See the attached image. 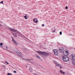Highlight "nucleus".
Here are the masks:
<instances>
[{
    "mask_svg": "<svg viewBox=\"0 0 75 75\" xmlns=\"http://www.w3.org/2000/svg\"><path fill=\"white\" fill-rule=\"evenodd\" d=\"M36 52L38 53V54H39V55L42 56L44 57H45V58L47 57H48V55H50L48 53L43 52L40 51H36Z\"/></svg>",
    "mask_w": 75,
    "mask_h": 75,
    "instance_id": "f257e3e1",
    "label": "nucleus"
},
{
    "mask_svg": "<svg viewBox=\"0 0 75 75\" xmlns=\"http://www.w3.org/2000/svg\"><path fill=\"white\" fill-rule=\"evenodd\" d=\"M63 60L65 62H67L69 60V59L68 57L67 56H63L62 57Z\"/></svg>",
    "mask_w": 75,
    "mask_h": 75,
    "instance_id": "f03ea898",
    "label": "nucleus"
},
{
    "mask_svg": "<svg viewBox=\"0 0 75 75\" xmlns=\"http://www.w3.org/2000/svg\"><path fill=\"white\" fill-rule=\"evenodd\" d=\"M63 54L65 56H67L68 55V52L67 51H64L63 52Z\"/></svg>",
    "mask_w": 75,
    "mask_h": 75,
    "instance_id": "7ed1b4c3",
    "label": "nucleus"
},
{
    "mask_svg": "<svg viewBox=\"0 0 75 75\" xmlns=\"http://www.w3.org/2000/svg\"><path fill=\"white\" fill-rule=\"evenodd\" d=\"M9 29L10 30H11V31H13V32H16V33H17V32H18V31L15 30V29H13L11 28H10Z\"/></svg>",
    "mask_w": 75,
    "mask_h": 75,
    "instance_id": "20e7f679",
    "label": "nucleus"
},
{
    "mask_svg": "<svg viewBox=\"0 0 75 75\" xmlns=\"http://www.w3.org/2000/svg\"><path fill=\"white\" fill-rule=\"evenodd\" d=\"M12 38V41H13V43H14V44L15 45H18V43H17V42H16V41L15 40H14V39H13V38Z\"/></svg>",
    "mask_w": 75,
    "mask_h": 75,
    "instance_id": "39448f33",
    "label": "nucleus"
},
{
    "mask_svg": "<svg viewBox=\"0 0 75 75\" xmlns=\"http://www.w3.org/2000/svg\"><path fill=\"white\" fill-rule=\"evenodd\" d=\"M72 58V60H74V61L75 60V56L74 54H72L71 55Z\"/></svg>",
    "mask_w": 75,
    "mask_h": 75,
    "instance_id": "423d86ee",
    "label": "nucleus"
},
{
    "mask_svg": "<svg viewBox=\"0 0 75 75\" xmlns=\"http://www.w3.org/2000/svg\"><path fill=\"white\" fill-rule=\"evenodd\" d=\"M33 20V23H38V20L36 18H34Z\"/></svg>",
    "mask_w": 75,
    "mask_h": 75,
    "instance_id": "0eeeda50",
    "label": "nucleus"
},
{
    "mask_svg": "<svg viewBox=\"0 0 75 75\" xmlns=\"http://www.w3.org/2000/svg\"><path fill=\"white\" fill-rule=\"evenodd\" d=\"M64 48L62 47L60 49H59V52H62L63 51H64Z\"/></svg>",
    "mask_w": 75,
    "mask_h": 75,
    "instance_id": "6e6552de",
    "label": "nucleus"
},
{
    "mask_svg": "<svg viewBox=\"0 0 75 75\" xmlns=\"http://www.w3.org/2000/svg\"><path fill=\"white\" fill-rule=\"evenodd\" d=\"M35 57L37 58H38V59H41L40 57L39 56L35 54Z\"/></svg>",
    "mask_w": 75,
    "mask_h": 75,
    "instance_id": "1a4fd4ad",
    "label": "nucleus"
},
{
    "mask_svg": "<svg viewBox=\"0 0 75 75\" xmlns=\"http://www.w3.org/2000/svg\"><path fill=\"white\" fill-rule=\"evenodd\" d=\"M56 66H57V67H61V65L57 63H56Z\"/></svg>",
    "mask_w": 75,
    "mask_h": 75,
    "instance_id": "9d476101",
    "label": "nucleus"
},
{
    "mask_svg": "<svg viewBox=\"0 0 75 75\" xmlns=\"http://www.w3.org/2000/svg\"><path fill=\"white\" fill-rule=\"evenodd\" d=\"M29 71H30L31 72H33V71L32 70V68H31V67H30L29 69Z\"/></svg>",
    "mask_w": 75,
    "mask_h": 75,
    "instance_id": "9b49d317",
    "label": "nucleus"
},
{
    "mask_svg": "<svg viewBox=\"0 0 75 75\" xmlns=\"http://www.w3.org/2000/svg\"><path fill=\"white\" fill-rule=\"evenodd\" d=\"M53 51L55 53V52H58V50H57L54 49L53 50Z\"/></svg>",
    "mask_w": 75,
    "mask_h": 75,
    "instance_id": "f8f14e48",
    "label": "nucleus"
},
{
    "mask_svg": "<svg viewBox=\"0 0 75 75\" xmlns=\"http://www.w3.org/2000/svg\"><path fill=\"white\" fill-rule=\"evenodd\" d=\"M19 56L20 57H22V54H21L20 52H19Z\"/></svg>",
    "mask_w": 75,
    "mask_h": 75,
    "instance_id": "ddd939ff",
    "label": "nucleus"
},
{
    "mask_svg": "<svg viewBox=\"0 0 75 75\" xmlns=\"http://www.w3.org/2000/svg\"><path fill=\"white\" fill-rule=\"evenodd\" d=\"M13 35H14V36H15V37H17V34L16 33H12Z\"/></svg>",
    "mask_w": 75,
    "mask_h": 75,
    "instance_id": "4468645a",
    "label": "nucleus"
},
{
    "mask_svg": "<svg viewBox=\"0 0 75 75\" xmlns=\"http://www.w3.org/2000/svg\"><path fill=\"white\" fill-rule=\"evenodd\" d=\"M54 54L55 55H58V52L54 53Z\"/></svg>",
    "mask_w": 75,
    "mask_h": 75,
    "instance_id": "2eb2a0df",
    "label": "nucleus"
},
{
    "mask_svg": "<svg viewBox=\"0 0 75 75\" xmlns=\"http://www.w3.org/2000/svg\"><path fill=\"white\" fill-rule=\"evenodd\" d=\"M27 15H26L25 16H24L25 19H28V18L27 17Z\"/></svg>",
    "mask_w": 75,
    "mask_h": 75,
    "instance_id": "dca6fc26",
    "label": "nucleus"
},
{
    "mask_svg": "<svg viewBox=\"0 0 75 75\" xmlns=\"http://www.w3.org/2000/svg\"><path fill=\"white\" fill-rule=\"evenodd\" d=\"M60 72H61V73H62V74H65V72H63V71H60Z\"/></svg>",
    "mask_w": 75,
    "mask_h": 75,
    "instance_id": "f3484780",
    "label": "nucleus"
},
{
    "mask_svg": "<svg viewBox=\"0 0 75 75\" xmlns=\"http://www.w3.org/2000/svg\"><path fill=\"white\" fill-rule=\"evenodd\" d=\"M26 60L27 61H31V60H33L32 59H26Z\"/></svg>",
    "mask_w": 75,
    "mask_h": 75,
    "instance_id": "a211bd4d",
    "label": "nucleus"
},
{
    "mask_svg": "<svg viewBox=\"0 0 75 75\" xmlns=\"http://www.w3.org/2000/svg\"><path fill=\"white\" fill-rule=\"evenodd\" d=\"M3 45V43H1L0 44V45Z\"/></svg>",
    "mask_w": 75,
    "mask_h": 75,
    "instance_id": "6ab92c4d",
    "label": "nucleus"
},
{
    "mask_svg": "<svg viewBox=\"0 0 75 75\" xmlns=\"http://www.w3.org/2000/svg\"><path fill=\"white\" fill-rule=\"evenodd\" d=\"M8 75H12L11 73H8Z\"/></svg>",
    "mask_w": 75,
    "mask_h": 75,
    "instance_id": "aec40b11",
    "label": "nucleus"
},
{
    "mask_svg": "<svg viewBox=\"0 0 75 75\" xmlns=\"http://www.w3.org/2000/svg\"><path fill=\"white\" fill-rule=\"evenodd\" d=\"M60 35H62V32H60Z\"/></svg>",
    "mask_w": 75,
    "mask_h": 75,
    "instance_id": "412c9836",
    "label": "nucleus"
},
{
    "mask_svg": "<svg viewBox=\"0 0 75 75\" xmlns=\"http://www.w3.org/2000/svg\"><path fill=\"white\" fill-rule=\"evenodd\" d=\"M0 3H2V4H3V1L1 2Z\"/></svg>",
    "mask_w": 75,
    "mask_h": 75,
    "instance_id": "4be33fe9",
    "label": "nucleus"
},
{
    "mask_svg": "<svg viewBox=\"0 0 75 75\" xmlns=\"http://www.w3.org/2000/svg\"><path fill=\"white\" fill-rule=\"evenodd\" d=\"M73 64H75V61L73 62Z\"/></svg>",
    "mask_w": 75,
    "mask_h": 75,
    "instance_id": "5701e85b",
    "label": "nucleus"
},
{
    "mask_svg": "<svg viewBox=\"0 0 75 75\" xmlns=\"http://www.w3.org/2000/svg\"><path fill=\"white\" fill-rule=\"evenodd\" d=\"M5 63H6L7 64H8V63L7 62V61H5Z\"/></svg>",
    "mask_w": 75,
    "mask_h": 75,
    "instance_id": "b1692460",
    "label": "nucleus"
},
{
    "mask_svg": "<svg viewBox=\"0 0 75 75\" xmlns=\"http://www.w3.org/2000/svg\"><path fill=\"white\" fill-rule=\"evenodd\" d=\"M13 72H14V73H16V71H14Z\"/></svg>",
    "mask_w": 75,
    "mask_h": 75,
    "instance_id": "393cba45",
    "label": "nucleus"
},
{
    "mask_svg": "<svg viewBox=\"0 0 75 75\" xmlns=\"http://www.w3.org/2000/svg\"><path fill=\"white\" fill-rule=\"evenodd\" d=\"M22 59H23L24 60H27L26 59H24V58Z\"/></svg>",
    "mask_w": 75,
    "mask_h": 75,
    "instance_id": "a878e982",
    "label": "nucleus"
},
{
    "mask_svg": "<svg viewBox=\"0 0 75 75\" xmlns=\"http://www.w3.org/2000/svg\"><path fill=\"white\" fill-rule=\"evenodd\" d=\"M66 9H68V6L66 7Z\"/></svg>",
    "mask_w": 75,
    "mask_h": 75,
    "instance_id": "bb28decb",
    "label": "nucleus"
},
{
    "mask_svg": "<svg viewBox=\"0 0 75 75\" xmlns=\"http://www.w3.org/2000/svg\"><path fill=\"white\" fill-rule=\"evenodd\" d=\"M54 32L52 31V33H55V29H54Z\"/></svg>",
    "mask_w": 75,
    "mask_h": 75,
    "instance_id": "cd10ccee",
    "label": "nucleus"
},
{
    "mask_svg": "<svg viewBox=\"0 0 75 75\" xmlns=\"http://www.w3.org/2000/svg\"><path fill=\"white\" fill-rule=\"evenodd\" d=\"M6 49H8V47H7V46H6Z\"/></svg>",
    "mask_w": 75,
    "mask_h": 75,
    "instance_id": "c85d7f7f",
    "label": "nucleus"
},
{
    "mask_svg": "<svg viewBox=\"0 0 75 75\" xmlns=\"http://www.w3.org/2000/svg\"><path fill=\"white\" fill-rule=\"evenodd\" d=\"M42 26H43V27H44V24H42Z\"/></svg>",
    "mask_w": 75,
    "mask_h": 75,
    "instance_id": "c756f323",
    "label": "nucleus"
},
{
    "mask_svg": "<svg viewBox=\"0 0 75 75\" xmlns=\"http://www.w3.org/2000/svg\"><path fill=\"white\" fill-rule=\"evenodd\" d=\"M6 50L7 51H10L8 50Z\"/></svg>",
    "mask_w": 75,
    "mask_h": 75,
    "instance_id": "7c9ffc66",
    "label": "nucleus"
},
{
    "mask_svg": "<svg viewBox=\"0 0 75 75\" xmlns=\"http://www.w3.org/2000/svg\"><path fill=\"white\" fill-rule=\"evenodd\" d=\"M3 67H6V66H5V65H4L3 66Z\"/></svg>",
    "mask_w": 75,
    "mask_h": 75,
    "instance_id": "2f4dec72",
    "label": "nucleus"
},
{
    "mask_svg": "<svg viewBox=\"0 0 75 75\" xmlns=\"http://www.w3.org/2000/svg\"><path fill=\"white\" fill-rule=\"evenodd\" d=\"M60 69H61L62 68V67H60Z\"/></svg>",
    "mask_w": 75,
    "mask_h": 75,
    "instance_id": "473e14b6",
    "label": "nucleus"
},
{
    "mask_svg": "<svg viewBox=\"0 0 75 75\" xmlns=\"http://www.w3.org/2000/svg\"><path fill=\"white\" fill-rule=\"evenodd\" d=\"M16 52L17 53L18 52V51H17V52Z\"/></svg>",
    "mask_w": 75,
    "mask_h": 75,
    "instance_id": "72a5a7b5",
    "label": "nucleus"
},
{
    "mask_svg": "<svg viewBox=\"0 0 75 75\" xmlns=\"http://www.w3.org/2000/svg\"><path fill=\"white\" fill-rule=\"evenodd\" d=\"M26 67L27 68V66H26Z\"/></svg>",
    "mask_w": 75,
    "mask_h": 75,
    "instance_id": "f704fd0d",
    "label": "nucleus"
},
{
    "mask_svg": "<svg viewBox=\"0 0 75 75\" xmlns=\"http://www.w3.org/2000/svg\"><path fill=\"white\" fill-rule=\"evenodd\" d=\"M70 35H71V34H70Z\"/></svg>",
    "mask_w": 75,
    "mask_h": 75,
    "instance_id": "c9c22d12",
    "label": "nucleus"
},
{
    "mask_svg": "<svg viewBox=\"0 0 75 75\" xmlns=\"http://www.w3.org/2000/svg\"><path fill=\"white\" fill-rule=\"evenodd\" d=\"M1 25H0V26Z\"/></svg>",
    "mask_w": 75,
    "mask_h": 75,
    "instance_id": "e433bc0d",
    "label": "nucleus"
}]
</instances>
